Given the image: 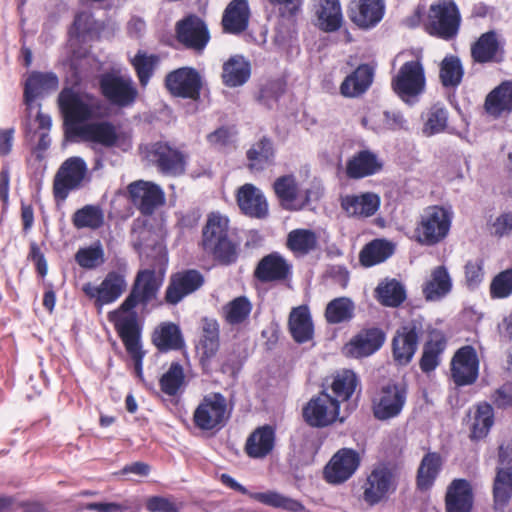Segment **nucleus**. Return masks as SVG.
Segmentation results:
<instances>
[{
    "label": "nucleus",
    "instance_id": "obj_1",
    "mask_svg": "<svg viewBox=\"0 0 512 512\" xmlns=\"http://www.w3.org/2000/svg\"><path fill=\"white\" fill-rule=\"evenodd\" d=\"M162 279L157 277L154 269L139 270L134 278L127 297L120 306L108 313V320L121 339L126 352L134 363L135 374L143 378V359L145 351L142 349V324L139 321L136 308L142 312L157 299Z\"/></svg>",
    "mask_w": 512,
    "mask_h": 512
},
{
    "label": "nucleus",
    "instance_id": "obj_2",
    "mask_svg": "<svg viewBox=\"0 0 512 512\" xmlns=\"http://www.w3.org/2000/svg\"><path fill=\"white\" fill-rule=\"evenodd\" d=\"M198 246L220 265L227 266L237 261L238 244L229 236V219L218 212L208 214Z\"/></svg>",
    "mask_w": 512,
    "mask_h": 512
},
{
    "label": "nucleus",
    "instance_id": "obj_3",
    "mask_svg": "<svg viewBox=\"0 0 512 512\" xmlns=\"http://www.w3.org/2000/svg\"><path fill=\"white\" fill-rule=\"evenodd\" d=\"M58 104L64 119L67 137L74 136V129L81 127L80 124L108 116L107 111H101L103 104L100 100L92 98V102L88 103L80 94L70 88H65L60 92Z\"/></svg>",
    "mask_w": 512,
    "mask_h": 512
},
{
    "label": "nucleus",
    "instance_id": "obj_4",
    "mask_svg": "<svg viewBox=\"0 0 512 512\" xmlns=\"http://www.w3.org/2000/svg\"><path fill=\"white\" fill-rule=\"evenodd\" d=\"M97 81L100 95L114 107H131L139 97L137 85L132 77L121 73L120 70L103 72L98 75Z\"/></svg>",
    "mask_w": 512,
    "mask_h": 512
},
{
    "label": "nucleus",
    "instance_id": "obj_5",
    "mask_svg": "<svg viewBox=\"0 0 512 512\" xmlns=\"http://www.w3.org/2000/svg\"><path fill=\"white\" fill-rule=\"evenodd\" d=\"M272 187L281 207L289 211L302 210L319 194L318 185L301 182L294 174L279 176Z\"/></svg>",
    "mask_w": 512,
    "mask_h": 512
},
{
    "label": "nucleus",
    "instance_id": "obj_6",
    "mask_svg": "<svg viewBox=\"0 0 512 512\" xmlns=\"http://www.w3.org/2000/svg\"><path fill=\"white\" fill-rule=\"evenodd\" d=\"M145 157L163 175L179 177L186 173L188 154L170 141L148 144Z\"/></svg>",
    "mask_w": 512,
    "mask_h": 512
},
{
    "label": "nucleus",
    "instance_id": "obj_7",
    "mask_svg": "<svg viewBox=\"0 0 512 512\" xmlns=\"http://www.w3.org/2000/svg\"><path fill=\"white\" fill-rule=\"evenodd\" d=\"M226 398L220 393L203 397L193 413V424L201 431H219L228 419Z\"/></svg>",
    "mask_w": 512,
    "mask_h": 512
},
{
    "label": "nucleus",
    "instance_id": "obj_8",
    "mask_svg": "<svg viewBox=\"0 0 512 512\" xmlns=\"http://www.w3.org/2000/svg\"><path fill=\"white\" fill-rule=\"evenodd\" d=\"M451 218V213L443 207H428L415 231L417 241L425 245H434L442 241L450 230Z\"/></svg>",
    "mask_w": 512,
    "mask_h": 512
},
{
    "label": "nucleus",
    "instance_id": "obj_9",
    "mask_svg": "<svg viewBox=\"0 0 512 512\" xmlns=\"http://www.w3.org/2000/svg\"><path fill=\"white\" fill-rule=\"evenodd\" d=\"M394 92L405 102H413L425 90L426 78L419 60L404 63L392 79Z\"/></svg>",
    "mask_w": 512,
    "mask_h": 512
},
{
    "label": "nucleus",
    "instance_id": "obj_10",
    "mask_svg": "<svg viewBox=\"0 0 512 512\" xmlns=\"http://www.w3.org/2000/svg\"><path fill=\"white\" fill-rule=\"evenodd\" d=\"M164 87L173 97L199 101L203 79L195 68L184 66L166 74Z\"/></svg>",
    "mask_w": 512,
    "mask_h": 512
},
{
    "label": "nucleus",
    "instance_id": "obj_11",
    "mask_svg": "<svg viewBox=\"0 0 512 512\" xmlns=\"http://www.w3.org/2000/svg\"><path fill=\"white\" fill-rule=\"evenodd\" d=\"M175 38L184 48L201 54L211 36L205 20L192 13L176 22Z\"/></svg>",
    "mask_w": 512,
    "mask_h": 512
},
{
    "label": "nucleus",
    "instance_id": "obj_12",
    "mask_svg": "<svg viewBox=\"0 0 512 512\" xmlns=\"http://www.w3.org/2000/svg\"><path fill=\"white\" fill-rule=\"evenodd\" d=\"M126 288L125 273L112 270L105 275L99 285L95 286L91 282H87L82 286V291L88 299L93 301L95 307L102 308L116 302Z\"/></svg>",
    "mask_w": 512,
    "mask_h": 512
},
{
    "label": "nucleus",
    "instance_id": "obj_13",
    "mask_svg": "<svg viewBox=\"0 0 512 512\" xmlns=\"http://www.w3.org/2000/svg\"><path fill=\"white\" fill-rule=\"evenodd\" d=\"M397 488L395 471L387 466L375 467L363 485V500L374 506L386 500Z\"/></svg>",
    "mask_w": 512,
    "mask_h": 512
},
{
    "label": "nucleus",
    "instance_id": "obj_14",
    "mask_svg": "<svg viewBox=\"0 0 512 512\" xmlns=\"http://www.w3.org/2000/svg\"><path fill=\"white\" fill-rule=\"evenodd\" d=\"M87 173V165L80 157L66 159L57 171L53 181V195L56 200L64 201L70 191L81 186Z\"/></svg>",
    "mask_w": 512,
    "mask_h": 512
},
{
    "label": "nucleus",
    "instance_id": "obj_15",
    "mask_svg": "<svg viewBox=\"0 0 512 512\" xmlns=\"http://www.w3.org/2000/svg\"><path fill=\"white\" fill-rule=\"evenodd\" d=\"M340 400L323 392L313 397L303 408L305 421L313 427H326L335 421L344 422L345 417L339 413Z\"/></svg>",
    "mask_w": 512,
    "mask_h": 512
},
{
    "label": "nucleus",
    "instance_id": "obj_16",
    "mask_svg": "<svg viewBox=\"0 0 512 512\" xmlns=\"http://www.w3.org/2000/svg\"><path fill=\"white\" fill-rule=\"evenodd\" d=\"M204 283V275L197 269H183L172 273L165 290L164 300L169 305H177L185 297L199 290Z\"/></svg>",
    "mask_w": 512,
    "mask_h": 512
},
{
    "label": "nucleus",
    "instance_id": "obj_17",
    "mask_svg": "<svg viewBox=\"0 0 512 512\" xmlns=\"http://www.w3.org/2000/svg\"><path fill=\"white\" fill-rule=\"evenodd\" d=\"M359 465V454L353 449L342 448L325 465L323 478L331 485L343 484L354 475Z\"/></svg>",
    "mask_w": 512,
    "mask_h": 512
},
{
    "label": "nucleus",
    "instance_id": "obj_18",
    "mask_svg": "<svg viewBox=\"0 0 512 512\" xmlns=\"http://www.w3.org/2000/svg\"><path fill=\"white\" fill-rule=\"evenodd\" d=\"M458 26L459 13L454 3L443 0L430 7L426 25L430 34L450 38L456 34Z\"/></svg>",
    "mask_w": 512,
    "mask_h": 512
},
{
    "label": "nucleus",
    "instance_id": "obj_19",
    "mask_svg": "<svg viewBox=\"0 0 512 512\" xmlns=\"http://www.w3.org/2000/svg\"><path fill=\"white\" fill-rule=\"evenodd\" d=\"M493 495L496 508L504 507L512 496V444L500 447Z\"/></svg>",
    "mask_w": 512,
    "mask_h": 512
},
{
    "label": "nucleus",
    "instance_id": "obj_20",
    "mask_svg": "<svg viewBox=\"0 0 512 512\" xmlns=\"http://www.w3.org/2000/svg\"><path fill=\"white\" fill-rule=\"evenodd\" d=\"M132 203L141 214L149 216L155 209L164 203L165 197L162 189L150 182L136 181L128 186Z\"/></svg>",
    "mask_w": 512,
    "mask_h": 512
},
{
    "label": "nucleus",
    "instance_id": "obj_21",
    "mask_svg": "<svg viewBox=\"0 0 512 512\" xmlns=\"http://www.w3.org/2000/svg\"><path fill=\"white\" fill-rule=\"evenodd\" d=\"M478 364L474 348L465 346L459 349L451 362V375L455 384H472L478 376Z\"/></svg>",
    "mask_w": 512,
    "mask_h": 512
},
{
    "label": "nucleus",
    "instance_id": "obj_22",
    "mask_svg": "<svg viewBox=\"0 0 512 512\" xmlns=\"http://www.w3.org/2000/svg\"><path fill=\"white\" fill-rule=\"evenodd\" d=\"M405 403V392L396 385H387L373 399V413L379 420L397 416Z\"/></svg>",
    "mask_w": 512,
    "mask_h": 512
},
{
    "label": "nucleus",
    "instance_id": "obj_23",
    "mask_svg": "<svg viewBox=\"0 0 512 512\" xmlns=\"http://www.w3.org/2000/svg\"><path fill=\"white\" fill-rule=\"evenodd\" d=\"M74 136L107 148L116 146L119 141L116 126L110 121L85 123L81 127L74 129Z\"/></svg>",
    "mask_w": 512,
    "mask_h": 512
},
{
    "label": "nucleus",
    "instance_id": "obj_24",
    "mask_svg": "<svg viewBox=\"0 0 512 512\" xmlns=\"http://www.w3.org/2000/svg\"><path fill=\"white\" fill-rule=\"evenodd\" d=\"M384 339L385 335L380 329L363 330L344 346L343 351L348 357H366L377 351L384 343Z\"/></svg>",
    "mask_w": 512,
    "mask_h": 512
},
{
    "label": "nucleus",
    "instance_id": "obj_25",
    "mask_svg": "<svg viewBox=\"0 0 512 512\" xmlns=\"http://www.w3.org/2000/svg\"><path fill=\"white\" fill-rule=\"evenodd\" d=\"M474 503L473 488L465 479H454L445 494L446 512H471Z\"/></svg>",
    "mask_w": 512,
    "mask_h": 512
},
{
    "label": "nucleus",
    "instance_id": "obj_26",
    "mask_svg": "<svg viewBox=\"0 0 512 512\" xmlns=\"http://www.w3.org/2000/svg\"><path fill=\"white\" fill-rule=\"evenodd\" d=\"M383 161L370 150H361L352 155L346 162L345 172L350 179H362L379 173Z\"/></svg>",
    "mask_w": 512,
    "mask_h": 512
},
{
    "label": "nucleus",
    "instance_id": "obj_27",
    "mask_svg": "<svg viewBox=\"0 0 512 512\" xmlns=\"http://www.w3.org/2000/svg\"><path fill=\"white\" fill-rule=\"evenodd\" d=\"M37 129L30 128L25 130V139L32 145L31 153L35 160L41 162L45 158V153L51 145V138L49 135L52 119L49 115L39 111L36 115Z\"/></svg>",
    "mask_w": 512,
    "mask_h": 512
},
{
    "label": "nucleus",
    "instance_id": "obj_28",
    "mask_svg": "<svg viewBox=\"0 0 512 512\" xmlns=\"http://www.w3.org/2000/svg\"><path fill=\"white\" fill-rule=\"evenodd\" d=\"M250 10L247 0H232L225 8L221 25L224 33L238 35L249 23Z\"/></svg>",
    "mask_w": 512,
    "mask_h": 512
},
{
    "label": "nucleus",
    "instance_id": "obj_29",
    "mask_svg": "<svg viewBox=\"0 0 512 512\" xmlns=\"http://www.w3.org/2000/svg\"><path fill=\"white\" fill-rule=\"evenodd\" d=\"M151 342L161 353L180 350L185 341L180 327L173 322H161L151 334Z\"/></svg>",
    "mask_w": 512,
    "mask_h": 512
},
{
    "label": "nucleus",
    "instance_id": "obj_30",
    "mask_svg": "<svg viewBox=\"0 0 512 512\" xmlns=\"http://www.w3.org/2000/svg\"><path fill=\"white\" fill-rule=\"evenodd\" d=\"M418 345V329L409 324L397 330L393 338V356L399 364H407L414 356Z\"/></svg>",
    "mask_w": 512,
    "mask_h": 512
},
{
    "label": "nucleus",
    "instance_id": "obj_31",
    "mask_svg": "<svg viewBox=\"0 0 512 512\" xmlns=\"http://www.w3.org/2000/svg\"><path fill=\"white\" fill-rule=\"evenodd\" d=\"M380 206V197L372 192L341 197V207L349 216L370 217Z\"/></svg>",
    "mask_w": 512,
    "mask_h": 512
},
{
    "label": "nucleus",
    "instance_id": "obj_32",
    "mask_svg": "<svg viewBox=\"0 0 512 512\" xmlns=\"http://www.w3.org/2000/svg\"><path fill=\"white\" fill-rule=\"evenodd\" d=\"M452 290V279L445 266H437L431 270L424 282L422 292L426 300L438 301Z\"/></svg>",
    "mask_w": 512,
    "mask_h": 512
},
{
    "label": "nucleus",
    "instance_id": "obj_33",
    "mask_svg": "<svg viewBox=\"0 0 512 512\" xmlns=\"http://www.w3.org/2000/svg\"><path fill=\"white\" fill-rule=\"evenodd\" d=\"M251 75V65L241 55L231 56L222 67V83L229 88L245 84Z\"/></svg>",
    "mask_w": 512,
    "mask_h": 512
},
{
    "label": "nucleus",
    "instance_id": "obj_34",
    "mask_svg": "<svg viewBox=\"0 0 512 512\" xmlns=\"http://www.w3.org/2000/svg\"><path fill=\"white\" fill-rule=\"evenodd\" d=\"M289 330L293 339L304 343L313 337V323L307 306H298L291 310L288 320Z\"/></svg>",
    "mask_w": 512,
    "mask_h": 512
},
{
    "label": "nucleus",
    "instance_id": "obj_35",
    "mask_svg": "<svg viewBox=\"0 0 512 512\" xmlns=\"http://www.w3.org/2000/svg\"><path fill=\"white\" fill-rule=\"evenodd\" d=\"M58 77L52 72H33L25 82L24 102L31 105L39 94L58 88Z\"/></svg>",
    "mask_w": 512,
    "mask_h": 512
},
{
    "label": "nucleus",
    "instance_id": "obj_36",
    "mask_svg": "<svg viewBox=\"0 0 512 512\" xmlns=\"http://www.w3.org/2000/svg\"><path fill=\"white\" fill-rule=\"evenodd\" d=\"M383 11L382 0H358L352 9V20L360 27L369 28L382 19Z\"/></svg>",
    "mask_w": 512,
    "mask_h": 512
},
{
    "label": "nucleus",
    "instance_id": "obj_37",
    "mask_svg": "<svg viewBox=\"0 0 512 512\" xmlns=\"http://www.w3.org/2000/svg\"><path fill=\"white\" fill-rule=\"evenodd\" d=\"M290 265L277 253H272L258 262V280L280 281L287 278Z\"/></svg>",
    "mask_w": 512,
    "mask_h": 512
},
{
    "label": "nucleus",
    "instance_id": "obj_38",
    "mask_svg": "<svg viewBox=\"0 0 512 512\" xmlns=\"http://www.w3.org/2000/svg\"><path fill=\"white\" fill-rule=\"evenodd\" d=\"M253 305L245 296H238L227 302L221 309L223 320L230 326L244 325L251 314Z\"/></svg>",
    "mask_w": 512,
    "mask_h": 512
},
{
    "label": "nucleus",
    "instance_id": "obj_39",
    "mask_svg": "<svg viewBox=\"0 0 512 512\" xmlns=\"http://www.w3.org/2000/svg\"><path fill=\"white\" fill-rule=\"evenodd\" d=\"M486 111L498 117L502 113L512 111V83L504 82L492 90L485 100Z\"/></svg>",
    "mask_w": 512,
    "mask_h": 512
},
{
    "label": "nucleus",
    "instance_id": "obj_40",
    "mask_svg": "<svg viewBox=\"0 0 512 512\" xmlns=\"http://www.w3.org/2000/svg\"><path fill=\"white\" fill-rule=\"evenodd\" d=\"M373 72L367 65L359 66L347 76L340 86L341 94L345 97H357L365 92L372 83Z\"/></svg>",
    "mask_w": 512,
    "mask_h": 512
},
{
    "label": "nucleus",
    "instance_id": "obj_41",
    "mask_svg": "<svg viewBox=\"0 0 512 512\" xmlns=\"http://www.w3.org/2000/svg\"><path fill=\"white\" fill-rule=\"evenodd\" d=\"M186 386V376L182 364L172 362L168 370L159 378V387L163 394L176 397L181 394Z\"/></svg>",
    "mask_w": 512,
    "mask_h": 512
},
{
    "label": "nucleus",
    "instance_id": "obj_42",
    "mask_svg": "<svg viewBox=\"0 0 512 512\" xmlns=\"http://www.w3.org/2000/svg\"><path fill=\"white\" fill-rule=\"evenodd\" d=\"M161 58L157 54H148L146 51L138 50L130 63L133 67L139 84L145 88L160 65Z\"/></svg>",
    "mask_w": 512,
    "mask_h": 512
},
{
    "label": "nucleus",
    "instance_id": "obj_43",
    "mask_svg": "<svg viewBox=\"0 0 512 512\" xmlns=\"http://www.w3.org/2000/svg\"><path fill=\"white\" fill-rule=\"evenodd\" d=\"M494 423L493 408L488 403H480L476 406L471 415L470 437L475 440L487 436Z\"/></svg>",
    "mask_w": 512,
    "mask_h": 512
},
{
    "label": "nucleus",
    "instance_id": "obj_44",
    "mask_svg": "<svg viewBox=\"0 0 512 512\" xmlns=\"http://www.w3.org/2000/svg\"><path fill=\"white\" fill-rule=\"evenodd\" d=\"M362 123L376 132H382L385 130L402 129L406 125V120L400 112L385 111L380 115L376 113L368 114L362 119Z\"/></svg>",
    "mask_w": 512,
    "mask_h": 512
},
{
    "label": "nucleus",
    "instance_id": "obj_45",
    "mask_svg": "<svg viewBox=\"0 0 512 512\" xmlns=\"http://www.w3.org/2000/svg\"><path fill=\"white\" fill-rule=\"evenodd\" d=\"M318 26L327 32L340 28L343 16L338 0H323L317 10Z\"/></svg>",
    "mask_w": 512,
    "mask_h": 512
},
{
    "label": "nucleus",
    "instance_id": "obj_46",
    "mask_svg": "<svg viewBox=\"0 0 512 512\" xmlns=\"http://www.w3.org/2000/svg\"><path fill=\"white\" fill-rule=\"evenodd\" d=\"M72 224L76 229L97 230L104 224V212L98 205H85L74 212Z\"/></svg>",
    "mask_w": 512,
    "mask_h": 512
},
{
    "label": "nucleus",
    "instance_id": "obj_47",
    "mask_svg": "<svg viewBox=\"0 0 512 512\" xmlns=\"http://www.w3.org/2000/svg\"><path fill=\"white\" fill-rule=\"evenodd\" d=\"M444 348V337L439 333L432 334L431 339L423 347L420 359V368L423 372H431L439 365Z\"/></svg>",
    "mask_w": 512,
    "mask_h": 512
},
{
    "label": "nucleus",
    "instance_id": "obj_48",
    "mask_svg": "<svg viewBox=\"0 0 512 512\" xmlns=\"http://www.w3.org/2000/svg\"><path fill=\"white\" fill-rule=\"evenodd\" d=\"M441 469V458L436 453L425 455L420 463L417 473V487L428 490L433 485Z\"/></svg>",
    "mask_w": 512,
    "mask_h": 512
},
{
    "label": "nucleus",
    "instance_id": "obj_49",
    "mask_svg": "<svg viewBox=\"0 0 512 512\" xmlns=\"http://www.w3.org/2000/svg\"><path fill=\"white\" fill-rule=\"evenodd\" d=\"M100 31L99 23L94 19L93 14L88 11L78 12L69 29L71 38L86 40L97 35Z\"/></svg>",
    "mask_w": 512,
    "mask_h": 512
},
{
    "label": "nucleus",
    "instance_id": "obj_50",
    "mask_svg": "<svg viewBox=\"0 0 512 512\" xmlns=\"http://www.w3.org/2000/svg\"><path fill=\"white\" fill-rule=\"evenodd\" d=\"M75 262L85 270H94L102 266L105 261V252L100 241L90 246L81 247L74 256Z\"/></svg>",
    "mask_w": 512,
    "mask_h": 512
},
{
    "label": "nucleus",
    "instance_id": "obj_51",
    "mask_svg": "<svg viewBox=\"0 0 512 512\" xmlns=\"http://www.w3.org/2000/svg\"><path fill=\"white\" fill-rule=\"evenodd\" d=\"M499 49L494 32L484 33L477 42L474 43L471 49V54L476 62L484 63L492 61Z\"/></svg>",
    "mask_w": 512,
    "mask_h": 512
},
{
    "label": "nucleus",
    "instance_id": "obj_52",
    "mask_svg": "<svg viewBox=\"0 0 512 512\" xmlns=\"http://www.w3.org/2000/svg\"><path fill=\"white\" fill-rule=\"evenodd\" d=\"M354 309V304L349 298H336L328 303L325 317L332 324L345 322L353 317Z\"/></svg>",
    "mask_w": 512,
    "mask_h": 512
},
{
    "label": "nucleus",
    "instance_id": "obj_53",
    "mask_svg": "<svg viewBox=\"0 0 512 512\" xmlns=\"http://www.w3.org/2000/svg\"><path fill=\"white\" fill-rule=\"evenodd\" d=\"M393 253V246L383 240H375L368 244L360 254L364 266H372L386 260Z\"/></svg>",
    "mask_w": 512,
    "mask_h": 512
},
{
    "label": "nucleus",
    "instance_id": "obj_54",
    "mask_svg": "<svg viewBox=\"0 0 512 512\" xmlns=\"http://www.w3.org/2000/svg\"><path fill=\"white\" fill-rule=\"evenodd\" d=\"M288 247L295 253L306 254L317 246L316 234L307 229H296L288 234Z\"/></svg>",
    "mask_w": 512,
    "mask_h": 512
},
{
    "label": "nucleus",
    "instance_id": "obj_55",
    "mask_svg": "<svg viewBox=\"0 0 512 512\" xmlns=\"http://www.w3.org/2000/svg\"><path fill=\"white\" fill-rule=\"evenodd\" d=\"M219 348L220 343L198 341V344L196 345V355L203 373L210 374L212 371L216 370L219 365Z\"/></svg>",
    "mask_w": 512,
    "mask_h": 512
},
{
    "label": "nucleus",
    "instance_id": "obj_56",
    "mask_svg": "<svg viewBox=\"0 0 512 512\" xmlns=\"http://www.w3.org/2000/svg\"><path fill=\"white\" fill-rule=\"evenodd\" d=\"M378 300L385 306L396 307L405 299V290L396 280H389L378 285Z\"/></svg>",
    "mask_w": 512,
    "mask_h": 512
},
{
    "label": "nucleus",
    "instance_id": "obj_57",
    "mask_svg": "<svg viewBox=\"0 0 512 512\" xmlns=\"http://www.w3.org/2000/svg\"><path fill=\"white\" fill-rule=\"evenodd\" d=\"M463 76L460 60L454 56L445 57L440 65V80L445 87H456Z\"/></svg>",
    "mask_w": 512,
    "mask_h": 512
},
{
    "label": "nucleus",
    "instance_id": "obj_58",
    "mask_svg": "<svg viewBox=\"0 0 512 512\" xmlns=\"http://www.w3.org/2000/svg\"><path fill=\"white\" fill-rule=\"evenodd\" d=\"M358 381L351 370H343L336 374L332 382V390L338 397L337 400L346 401L354 393Z\"/></svg>",
    "mask_w": 512,
    "mask_h": 512
},
{
    "label": "nucleus",
    "instance_id": "obj_59",
    "mask_svg": "<svg viewBox=\"0 0 512 512\" xmlns=\"http://www.w3.org/2000/svg\"><path fill=\"white\" fill-rule=\"evenodd\" d=\"M235 197L242 214L256 217V187L253 184L246 183L239 187Z\"/></svg>",
    "mask_w": 512,
    "mask_h": 512
},
{
    "label": "nucleus",
    "instance_id": "obj_60",
    "mask_svg": "<svg viewBox=\"0 0 512 512\" xmlns=\"http://www.w3.org/2000/svg\"><path fill=\"white\" fill-rule=\"evenodd\" d=\"M258 501L274 508H281L292 512L303 509L302 504L297 500L286 497L275 491L258 493Z\"/></svg>",
    "mask_w": 512,
    "mask_h": 512
},
{
    "label": "nucleus",
    "instance_id": "obj_61",
    "mask_svg": "<svg viewBox=\"0 0 512 512\" xmlns=\"http://www.w3.org/2000/svg\"><path fill=\"white\" fill-rule=\"evenodd\" d=\"M447 125V111L439 104L433 105L428 114L423 128L424 134L431 136L442 132Z\"/></svg>",
    "mask_w": 512,
    "mask_h": 512
},
{
    "label": "nucleus",
    "instance_id": "obj_62",
    "mask_svg": "<svg viewBox=\"0 0 512 512\" xmlns=\"http://www.w3.org/2000/svg\"><path fill=\"white\" fill-rule=\"evenodd\" d=\"M276 445V430L271 425L258 428V459L270 456Z\"/></svg>",
    "mask_w": 512,
    "mask_h": 512
},
{
    "label": "nucleus",
    "instance_id": "obj_63",
    "mask_svg": "<svg viewBox=\"0 0 512 512\" xmlns=\"http://www.w3.org/2000/svg\"><path fill=\"white\" fill-rule=\"evenodd\" d=\"M237 134L234 125H224L206 135V141L215 148H225L234 142Z\"/></svg>",
    "mask_w": 512,
    "mask_h": 512
},
{
    "label": "nucleus",
    "instance_id": "obj_64",
    "mask_svg": "<svg viewBox=\"0 0 512 512\" xmlns=\"http://www.w3.org/2000/svg\"><path fill=\"white\" fill-rule=\"evenodd\" d=\"M490 292L494 298H505L512 293V270L498 274L490 285Z\"/></svg>",
    "mask_w": 512,
    "mask_h": 512
}]
</instances>
